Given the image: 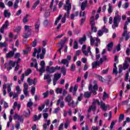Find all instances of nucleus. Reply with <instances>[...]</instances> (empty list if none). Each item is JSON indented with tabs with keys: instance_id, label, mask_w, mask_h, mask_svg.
Returning <instances> with one entry per match:
<instances>
[{
	"instance_id": "19",
	"label": "nucleus",
	"mask_w": 130,
	"mask_h": 130,
	"mask_svg": "<svg viewBox=\"0 0 130 130\" xmlns=\"http://www.w3.org/2000/svg\"><path fill=\"white\" fill-rule=\"evenodd\" d=\"M73 100V97L71 95V94H68L64 99V101L67 103L71 102Z\"/></svg>"
},
{
	"instance_id": "5",
	"label": "nucleus",
	"mask_w": 130,
	"mask_h": 130,
	"mask_svg": "<svg viewBox=\"0 0 130 130\" xmlns=\"http://www.w3.org/2000/svg\"><path fill=\"white\" fill-rule=\"evenodd\" d=\"M61 78V74L59 73H56L54 75V78L53 79V83L54 86L56 85V82Z\"/></svg>"
},
{
	"instance_id": "59",
	"label": "nucleus",
	"mask_w": 130,
	"mask_h": 130,
	"mask_svg": "<svg viewBox=\"0 0 130 130\" xmlns=\"http://www.w3.org/2000/svg\"><path fill=\"white\" fill-rule=\"evenodd\" d=\"M21 55V54L20 53H16L14 55V58H19Z\"/></svg>"
},
{
	"instance_id": "24",
	"label": "nucleus",
	"mask_w": 130,
	"mask_h": 130,
	"mask_svg": "<svg viewBox=\"0 0 130 130\" xmlns=\"http://www.w3.org/2000/svg\"><path fill=\"white\" fill-rule=\"evenodd\" d=\"M100 105H101L103 110H105V111H106V110H107V106H106L105 103H104L103 102H101V103H100Z\"/></svg>"
},
{
	"instance_id": "56",
	"label": "nucleus",
	"mask_w": 130,
	"mask_h": 130,
	"mask_svg": "<svg viewBox=\"0 0 130 130\" xmlns=\"http://www.w3.org/2000/svg\"><path fill=\"white\" fill-rule=\"evenodd\" d=\"M90 108H91V110H92V111H95L96 106L95 105H93V104H92L91 106H90Z\"/></svg>"
},
{
	"instance_id": "47",
	"label": "nucleus",
	"mask_w": 130,
	"mask_h": 130,
	"mask_svg": "<svg viewBox=\"0 0 130 130\" xmlns=\"http://www.w3.org/2000/svg\"><path fill=\"white\" fill-rule=\"evenodd\" d=\"M124 119V114H120L119 117V121H121V120H123V119Z\"/></svg>"
},
{
	"instance_id": "6",
	"label": "nucleus",
	"mask_w": 130,
	"mask_h": 130,
	"mask_svg": "<svg viewBox=\"0 0 130 130\" xmlns=\"http://www.w3.org/2000/svg\"><path fill=\"white\" fill-rule=\"evenodd\" d=\"M64 10L67 12L65 13V15L67 16H70V14H71V10H72V5L69 4V5H64Z\"/></svg>"
},
{
	"instance_id": "13",
	"label": "nucleus",
	"mask_w": 130,
	"mask_h": 130,
	"mask_svg": "<svg viewBox=\"0 0 130 130\" xmlns=\"http://www.w3.org/2000/svg\"><path fill=\"white\" fill-rule=\"evenodd\" d=\"M46 71L47 73H49V74H53V73H55V70L53 67H50L49 66H47Z\"/></svg>"
},
{
	"instance_id": "17",
	"label": "nucleus",
	"mask_w": 130,
	"mask_h": 130,
	"mask_svg": "<svg viewBox=\"0 0 130 130\" xmlns=\"http://www.w3.org/2000/svg\"><path fill=\"white\" fill-rule=\"evenodd\" d=\"M68 106H69V107H72V108H75V107H76V106H77L76 105V104L75 103V101L72 100V101H71L69 103H67Z\"/></svg>"
},
{
	"instance_id": "46",
	"label": "nucleus",
	"mask_w": 130,
	"mask_h": 130,
	"mask_svg": "<svg viewBox=\"0 0 130 130\" xmlns=\"http://www.w3.org/2000/svg\"><path fill=\"white\" fill-rule=\"evenodd\" d=\"M96 42L95 43V46H96V47H98L99 45L98 44H100V40L99 39V38H96Z\"/></svg>"
},
{
	"instance_id": "27",
	"label": "nucleus",
	"mask_w": 130,
	"mask_h": 130,
	"mask_svg": "<svg viewBox=\"0 0 130 130\" xmlns=\"http://www.w3.org/2000/svg\"><path fill=\"white\" fill-rule=\"evenodd\" d=\"M37 71H39L40 72V75L42 76L43 73L45 72V67H41L40 70L38 69Z\"/></svg>"
},
{
	"instance_id": "20",
	"label": "nucleus",
	"mask_w": 130,
	"mask_h": 130,
	"mask_svg": "<svg viewBox=\"0 0 130 130\" xmlns=\"http://www.w3.org/2000/svg\"><path fill=\"white\" fill-rule=\"evenodd\" d=\"M82 52L84 54H85L86 56H88V53L90 52V54H92V52H91V47L89 46L87 47V50H83Z\"/></svg>"
},
{
	"instance_id": "41",
	"label": "nucleus",
	"mask_w": 130,
	"mask_h": 130,
	"mask_svg": "<svg viewBox=\"0 0 130 130\" xmlns=\"http://www.w3.org/2000/svg\"><path fill=\"white\" fill-rule=\"evenodd\" d=\"M27 83H28L29 86H32V85H33V80L31 79L30 78H28Z\"/></svg>"
},
{
	"instance_id": "42",
	"label": "nucleus",
	"mask_w": 130,
	"mask_h": 130,
	"mask_svg": "<svg viewBox=\"0 0 130 130\" xmlns=\"http://www.w3.org/2000/svg\"><path fill=\"white\" fill-rule=\"evenodd\" d=\"M92 104L93 105H96V104H98V105H100V102H99V100H98L93 99Z\"/></svg>"
},
{
	"instance_id": "33",
	"label": "nucleus",
	"mask_w": 130,
	"mask_h": 130,
	"mask_svg": "<svg viewBox=\"0 0 130 130\" xmlns=\"http://www.w3.org/2000/svg\"><path fill=\"white\" fill-rule=\"evenodd\" d=\"M4 16L5 17V18H10V17H11V13H9V12H8V10H5L4 11Z\"/></svg>"
},
{
	"instance_id": "60",
	"label": "nucleus",
	"mask_w": 130,
	"mask_h": 130,
	"mask_svg": "<svg viewBox=\"0 0 130 130\" xmlns=\"http://www.w3.org/2000/svg\"><path fill=\"white\" fill-rule=\"evenodd\" d=\"M7 46V43H0V47H6Z\"/></svg>"
},
{
	"instance_id": "12",
	"label": "nucleus",
	"mask_w": 130,
	"mask_h": 130,
	"mask_svg": "<svg viewBox=\"0 0 130 130\" xmlns=\"http://www.w3.org/2000/svg\"><path fill=\"white\" fill-rule=\"evenodd\" d=\"M24 32H25V33H29L31 34V32H32V26L27 25H25Z\"/></svg>"
},
{
	"instance_id": "15",
	"label": "nucleus",
	"mask_w": 130,
	"mask_h": 130,
	"mask_svg": "<svg viewBox=\"0 0 130 130\" xmlns=\"http://www.w3.org/2000/svg\"><path fill=\"white\" fill-rule=\"evenodd\" d=\"M59 63H60V64L66 65L67 68H69L70 61L67 59H62L61 61H59Z\"/></svg>"
},
{
	"instance_id": "44",
	"label": "nucleus",
	"mask_w": 130,
	"mask_h": 130,
	"mask_svg": "<svg viewBox=\"0 0 130 130\" xmlns=\"http://www.w3.org/2000/svg\"><path fill=\"white\" fill-rule=\"evenodd\" d=\"M90 45H91V46H93L94 45V43H95V40H94V39L93 38V37L90 36Z\"/></svg>"
},
{
	"instance_id": "38",
	"label": "nucleus",
	"mask_w": 130,
	"mask_h": 130,
	"mask_svg": "<svg viewBox=\"0 0 130 130\" xmlns=\"http://www.w3.org/2000/svg\"><path fill=\"white\" fill-rule=\"evenodd\" d=\"M28 17H29V15L28 14H27L24 18L23 19V23H28V22L29 21V20H28Z\"/></svg>"
},
{
	"instance_id": "45",
	"label": "nucleus",
	"mask_w": 130,
	"mask_h": 130,
	"mask_svg": "<svg viewBox=\"0 0 130 130\" xmlns=\"http://www.w3.org/2000/svg\"><path fill=\"white\" fill-rule=\"evenodd\" d=\"M78 47L79 46L78 45V42H77V41H75L73 48H74V49H78Z\"/></svg>"
},
{
	"instance_id": "61",
	"label": "nucleus",
	"mask_w": 130,
	"mask_h": 130,
	"mask_svg": "<svg viewBox=\"0 0 130 130\" xmlns=\"http://www.w3.org/2000/svg\"><path fill=\"white\" fill-rule=\"evenodd\" d=\"M33 105V103L30 101L28 103H27V107H29V108L32 107Z\"/></svg>"
},
{
	"instance_id": "63",
	"label": "nucleus",
	"mask_w": 130,
	"mask_h": 130,
	"mask_svg": "<svg viewBox=\"0 0 130 130\" xmlns=\"http://www.w3.org/2000/svg\"><path fill=\"white\" fill-rule=\"evenodd\" d=\"M98 36H102V35H103V31H102L101 30H99L98 31Z\"/></svg>"
},
{
	"instance_id": "14",
	"label": "nucleus",
	"mask_w": 130,
	"mask_h": 130,
	"mask_svg": "<svg viewBox=\"0 0 130 130\" xmlns=\"http://www.w3.org/2000/svg\"><path fill=\"white\" fill-rule=\"evenodd\" d=\"M9 21L7 20L5 22V23L3 25V26L0 29V31L1 33H4V31L5 29H7L8 28V26H9Z\"/></svg>"
},
{
	"instance_id": "49",
	"label": "nucleus",
	"mask_w": 130,
	"mask_h": 130,
	"mask_svg": "<svg viewBox=\"0 0 130 130\" xmlns=\"http://www.w3.org/2000/svg\"><path fill=\"white\" fill-rule=\"evenodd\" d=\"M106 98H109V95L107 93H106V92H104L103 100H104V99H106Z\"/></svg>"
},
{
	"instance_id": "40",
	"label": "nucleus",
	"mask_w": 130,
	"mask_h": 130,
	"mask_svg": "<svg viewBox=\"0 0 130 130\" xmlns=\"http://www.w3.org/2000/svg\"><path fill=\"white\" fill-rule=\"evenodd\" d=\"M90 24H91V25H95V19L94 18L93 16H92L90 18Z\"/></svg>"
},
{
	"instance_id": "9",
	"label": "nucleus",
	"mask_w": 130,
	"mask_h": 130,
	"mask_svg": "<svg viewBox=\"0 0 130 130\" xmlns=\"http://www.w3.org/2000/svg\"><path fill=\"white\" fill-rule=\"evenodd\" d=\"M31 73H32V70L30 69H28L26 71H25V74H22L21 77V80L22 82L24 81V79H25V76L27 77V76H29Z\"/></svg>"
},
{
	"instance_id": "7",
	"label": "nucleus",
	"mask_w": 130,
	"mask_h": 130,
	"mask_svg": "<svg viewBox=\"0 0 130 130\" xmlns=\"http://www.w3.org/2000/svg\"><path fill=\"white\" fill-rule=\"evenodd\" d=\"M122 36L125 37V40L126 41L128 40V39L130 38L129 32H127V29H126V27L125 26V29L123 32Z\"/></svg>"
},
{
	"instance_id": "32",
	"label": "nucleus",
	"mask_w": 130,
	"mask_h": 130,
	"mask_svg": "<svg viewBox=\"0 0 130 130\" xmlns=\"http://www.w3.org/2000/svg\"><path fill=\"white\" fill-rule=\"evenodd\" d=\"M62 17V15H61L60 14L59 15V16L57 18V19L55 21L54 25H55L56 26V25H57V23L59 22V21H60V19H61Z\"/></svg>"
},
{
	"instance_id": "53",
	"label": "nucleus",
	"mask_w": 130,
	"mask_h": 130,
	"mask_svg": "<svg viewBox=\"0 0 130 130\" xmlns=\"http://www.w3.org/2000/svg\"><path fill=\"white\" fill-rule=\"evenodd\" d=\"M48 94H49V91H47L46 92L43 93L44 98H47L48 96Z\"/></svg>"
},
{
	"instance_id": "23",
	"label": "nucleus",
	"mask_w": 130,
	"mask_h": 130,
	"mask_svg": "<svg viewBox=\"0 0 130 130\" xmlns=\"http://www.w3.org/2000/svg\"><path fill=\"white\" fill-rule=\"evenodd\" d=\"M129 67V64L128 63V62L125 61L123 64V69L124 71H125V70H126V69H128Z\"/></svg>"
},
{
	"instance_id": "16",
	"label": "nucleus",
	"mask_w": 130,
	"mask_h": 130,
	"mask_svg": "<svg viewBox=\"0 0 130 130\" xmlns=\"http://www.w3.org/2000/svg\"><path fill=\"white\" fill-rule=\"evenodd\" d=\"M44 79L47 80V82H48L49 84H50V83H51V75L50 74L44 75Z\"/></svg>"
},
{
	"instance_id": "50",
	"label": "nucleus",
	"mask_w": 130,
	"mask_h": 130,
	"mask_svg": "<svg viewBox=\"0 0 130 130\" xmlns=\"http://www.w3.org/2000/svg\"><path fill=\"white\" fill-rule=\"evenodd\" d=\"M22 29V27L21 26H18L16 28V29H14V32H17V33L20 32L21 31V29Z\"/></svg>"
},
{
	"instance_id": "21",
	"label": "nucleus",
	"mask_w": 130,
	"mask_h": 130,
	"mask_svg": "<svg viewBox=\"0 0 130 130\" xmlns=\"http://www.w3.org/2000/svg\"><path fill=\"white\" fill-rule=\"evenodd\" d=\"M87 4H88L87 1L82 2V5H81V9L82 11H84L85 10L86 6H87Z\"/></svg>"
},
{
	"instance_id": "43",
	"label": "nucleus",
	"mask_w": 130,
	"mask_h": 130,
	"mask_svg": "<svg viewBox=\"0 0 130 130\" xmlns=\"http://www.w3.org/2000/svg\"><path fill=\"white\" fill-rule=\"evenodd\" d=\"M56 93L57 94H61V93H62V88H56Z\"/></svg>"
},
{
	"instance_id": "4",
	"label": "nucleus",
	"mask_w": 130,
	"mask_h": 130,
	"mask_svg": "<svg viewBox=\"0 0 130 130\" xmlns=\"http://www.w3.org/2000/svg\"><path fill=\"white\" fill-rule=\"evenodd\" d=\"M79 85L78 84H75L74 86V87L73 86H71L69 88V92L70 93H73V96H76V94H77V91L78 90V87Z\"/></svg>"
},
{
	"instance_id": "1",
	"label": "nucleus",
	"mask_w": 130,
	"mask_h": 130,
	"mask_svg": "<svg viewBox=\"0 0 130 130\" xmlns=\"http://www.w3.org/2000/svg\"><path fill=\"white\" fill-rule=\"evenodd\" d=\"M89 90L90 91V92L86 91L84 93V97L85 98H90L91 97V93H93V95H96L97 94L96 90H98V86L97 85H94L93 87H92V84H90L88 87Z\"/></svg>"
},
{
	"instance_id": "3",
	"label": "nucleus",
	"mask_w": 130,
	"mask_h": 130,
	"mask_svg": "<svg viewBox=\"0 0 130 130\" xmlns=\"http://www.w3.org/2000/svg\"><path fill=\"white\" fill-rule=\"evenodd\" d=\"M16 66V61L13 62L12 60H10L9 63H6L5 64V68H7L8 71L12 70V67L14 68Z\"/></svg>"
},
{
	"instance_id": "8",
	"label": "nucleus",
	"mask_w": 130,
	"mask_h": 130,
	"mask_svg": "<svg viewBox=\"0 0 130 130\" xmlns=\"http://www.w3.org/2000/svg\"><path fill=\"white\" fill-rule=\"evenodd\" d=\"M18 121H16V124L15 125V127L17 129H20V122H23L24 121V118H23V116H20L18 118V119H17Z\"/></svg>"
},
{
	"instance_id": "52",
	"label": "nucleus",
	"mask_w": 130,
	"mask_h": 130,
	"mask_svg": "<svg viewBox=\"0 0 130 130\" xmlns=\"http://www.w3.org/2000/svg\"><path fill=\"white\" fill-rule=\"evenodd\" d=\"M16 90L17 92V93H21L22 89H21V88H20V86H17L16 87Z\"/></svg>"
},
{
	"instance_id": "31",
	"label": "nucleus",
	"mask_w": 130,
	"mask_h": 130,
	"mask_svg": "<svg viewBox=\"0 0 130 130\" xmlns=\"http://www.w3.org/2000/svg\"><path fill=\"white\" fill-rule=\"evenodd\" d=\"M61 73H62L63 76H66L67 74V69H66V67H64V66L61 67Z\"/></svg>"
},
{
	"instance_id": "58",
	"label": "nucleus",
	"mask_w": 130,
	"mask_h": 130,
	"mask_svg": "<svg viewBox=\"0 0 130 130\" xmlns=\"http://www.w3.org/2000/svg\"><path fill=\"white\" fill-rule=\"evenodd\" d=\"M44 107H45V104L42 105L41 106L39 107V110H40V111H42V110L44 109Z\"/></svg>"
},
{
	"instance_id": "57",
	"label": "nucleus",
	"mask_w": 130,
	"mask_h": 130,
	"mask_svg": "<svg viewBox=\"0 0 130 130\" xmlns=\"http://www.w3.org/2000/svg\"><path fill=\"white\" fill-rule=\"evenodd\" d=\"M12 90V89L11 88V85L10 84H8L7 86V92L8 93L11 92V91Z\"/></svg>"
},
{
	"instance_id": "34",
	"label": "nucleus",
	"mask_w": 130,
	"mask_h": 130,
	"mask_svg": "<svg viewBox=\"0 0 130 130\" xmlns=\"http://www.w3.org/2000/svg\"><path fill=\"white\" fill-rule=\"evenodd\" d=\"M14 54H15V52L10 51L6 54V57H12L14 56Z\"/></svg>"
},
{
	"instance_id": "25",
	"label": "nucleus",
	"mask_w": 130,
	"mask_h": 130,
	"mask_svg": "<svg viewBox=\"0 0 130 130\" xmlns=\"http://www.w3.org/2000/svg\"><path fill=\"white\" fill-rule=\"evenodd\" d=\"M39 27H40V22L38 21L36 22L35 26L36 32L37 33H38V31H39Z\"/></svg>"
},
{
	"instance_id": "48",
	"label": "nucleus",
	"mask_w": 130,
	"mask_h": 130,
	"mask_svg": "<svg viewBox=\"0 0 130 130\" xmlns=\"http://www.w3.org/2000/svg\"><path fill=\"white\" fill-rule=\"evenodd\" d=\"M30 35H31V34H30V33H27V32H25V33H24V34H23V37L24 38L27 39V38H29V36H30Z\"/></svg>"
},
{
	"instance_id": "22",
	"label": "nucleus",
	"mask_w": 130,
	"mask_h": 130,
	"mask_svg": "<svg viewBox=\"0 0 130 130\" xmlns=\"http://www.w3.org/2000/svg\"><path fill=\"white\" fill-rule=\"evenodd\" d=\"M83 96H84V94L83 93H80V95L77 98L76 105H78V104H79V101H82Z\"/></svg>"
},
{
	"instance_id": "35",
	"label": "nucleus",
	"mask_w": 130,
	"mask_h": 130,
	"mask_svg": "<svg viewBox=\"0 0 130 130\" xmlns=\"http://www.w3.org/2000/svg\"><path fill=\"white\" fill-rule=\"evenodd\" d=\"M98 66H99V63L98 62V61H95L93 62L92 63V69H95V68H97Z\"/></svg>"
},
{
	"instance_id": "62",
	"label": "nucleus",
	"mask_w": 130,
	"mask_h": 130,
	"mask_svg": "<svg viewBox=\"0 0 130 130\" xmlns=\"http://www.w3.org/2000/svg\"><path fill=\"white\" fill-rule=\"evenodd\" d=\"M13 5H14V4L13 3V2L12 1H9L8 4H7V5L8 6V7H13Z\"/></svg>"
},
{
	"instance_id": "29",
	"label": "nucleus",
	"mask_w": 130,
	"mask_h": 130,
	"mask_svg": "<svg viewBox=\"0 0 130 130\" xmlns=\"http://www.w3.org/2000/svg\"><path fill=\"white\" fill-rule=\"evenodd\" d=\"M86 39L87 38L86 37V36H84L83 38H81L79 39V43H80V44H83V43L86 41Z\"/></svg>"
},
{
	"instance_id": "18",
	"label": "nucleus",
	"mask_w": 130,
	"mask_h": 130,
	"mask_svg": "<svg viewBox=\"0 0 130 130\" xmlns=\"http://www.w3.org/2000/svg\"><path fill=\"white\" fill-rule=\"evenodd\" d=\"M73 100V97L71 95V94H68L64 99V101L67 103L71 102Z\"/></svg>"
},
{
	"instance_id": "39",
	"label": "nucleus",
	"mask_w": 130,
	"mask_h": 130,
	"mask_svg": "<svg viewBox=\"0 0 130 130\" xmlns=\"http://www.w3.org/2000/svg\"><path fill=\"white\" fill-rule=\"evenodd\" d=\"M108 12L109 14H111L112 13V5H111V4H109Z\"/></svg>"
},
{
	"instance_id": "28",
	"label": "nucleus",
	"mask_w": 130,
	"mask_h": 130,
	"mask_svg": "<svg viewBox=\"0 0 130 130\" xmlns=\"http://www.w3.org/2000/svg\"><path fill=\"white\" fill-rule=\"evenodd\" d=\"M39 4H40V1L37 0L32 6V10H35V9L38 6V5H39Z\"/></svg>"
},
{
	"instance_id": "55",
	"label": "nucleus",
	"mask_w": 130,
	"mask_h": 130,
	"mask_svg": "<svg viewBox=\"0 0 130 130\" xmlns=\"http://www.w3.org/2000/svg\"><path fill=\"white\" fill-rule=\"evenodd\" d=\"M40 66L41 68H45V62L44 60H42L41 61Z\"/></svg>"
},
{
	"instance_id": "37",
	"label": "nucleus",
	"mask_w": 130,
	"mask_h": 130,
	"mask_svg": "<svg viewBox=\"0 0 130 130\" xmlns=\"http://www.w3.org/2000/svg\"><path fill=\"white\" fill-rule=\"evenodd\" d=\"M50 15V13H49V10L46 9L45 12L44 14L45 17H46V18H47V17H49Z\"/></svg>"
},
{
	"instance_id": "54",
	"label": "nucleus",
	"mask_w": 130,
	"mask_h": 130,
	"mask_svg": "<svg viewBox=\"0 0 130 130\" xmlns=\"http://www.w3.org/2000/svg\"><path fill=\"white\" fill-rule=\"evenodd\" d=\"M91 29L93 32H97V28L95 27V25H91Z\"/></svg>"
},
{
	"instance_id": "51",
	"label": "nucleus",
	"mask_w": 130,
	"mask_h": 130,
	"mask_svg": "<svg viewBox=\"0 0 130 130\" xmlns=\"http://www.w3.org/2000/svg\"><path fill=\"white\" fill-rule=\"evenodd\" d=\"M76 70V65L75 64H72L71 66V71L72 72H75Z\"/></svg>"
},
{
	"instance_id": "2",
	"label": "nucleus",
	"mask_w": 130,
	"mask_h": 130,
	"mask_svg": "<svg viewBox=\"0 0 130 130\" xmlns=\"http://www.w3.org/2000/svg\"><path fill=\"white\" fill-rule=\"evenodd\" d=\"M116 15L113 19V24L112 25L113 29H115L118 27V24L120 21H121V16L118 15V11H117L116 13Z\"/></svg>"
},
{
	"instance_id": "36",
	"label": "nucleus",
	"mask_w": 130,
	"mask_h": 130,
	"mask_svg": "<svg viewBox=\"0 0 130 130\" xmlns=\"http://www.w3.org/2000/svg\"><path fill=\"white\" fill-rule=\"evenodd\" d=\"M69 17H70V16L69 15H66V14L64 15V16L62 18L61 22L63 23H66V18H69Z\"/></svg>"
},
{
	"instance_id": "10",
	"label": "nucleus",
	"mask_w": 130,
	"mask_h": 130,
	"mask_svg": "<svg viewBox=\"0 0 130 130\" xmlns=\"http://www.w3.org/2000/svg\"><path fill=\"white\" fill-rule=\"evenodd\" d=\"M59 104L60 108H63V107H64V102H63V99H62V97H61L57 101L56 105L58 106L59 105Z\"/></svg>"
},
{
	"instance_id": "30",
	"label": "nucleus",
	"mask_w": 130,
	"mask_h": 130,
	"mask_svg": "<svg viewBox=\"0 0 130 130\" xmlns=\"http://www.w3.org/2000/svg\"><path fill=\"white\" fill-rule=\"evenodd\" d=\"M41 116H42V114H40L38 116V117L37 116V115H36L34 116V121H36V120H39V119H40V118H41Z\"/></svg>"
},
{
	"instance_id": "11",
	"label": "nucleus",
	"mask_w": 130,
	"mask_h": 130,
	"mask_svg": "<svg viewBox=\"0 0 130 130\" xmlns=\"http://www.w3.org/2000/svg\"><path fill=\"white\" fill-rule=\"evenodd\" d=\"M23 88V93L25 97L29 96V92H28V84L27 83H24Z\"/></svg>"
},
{
	"instance_id": "26",
	"label": "nucleus",
	"mask_w": 130,
	"mask_h": 130,
	"mask_svg": "<svg viewBox=\"0 0 130 130\" xmlns=\"http://www.w3.org/2000/svg\"><path fill=\"white\" fill-rule=\"evenodd\" d=\"M113 47V42H111L107 45L108 51H110Z\"/></svg>"
},
{
	"instance_id": "64",
	"label": "nucleus",
	"mask_w": 130,
	"mask_h": 130,
	"mask_svg": "<svg viewBox=\"0 0 130 130\" xmlns=\"http://www.w3.org/2000/svg\"><path fill=\"white\" fill-rule=\"evenodd\" d=\"M36 90V89L35 88V87H31V94L32 95H34V94H35Z\"/></svg>"
}]
</instances>
